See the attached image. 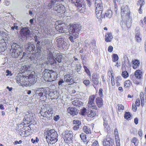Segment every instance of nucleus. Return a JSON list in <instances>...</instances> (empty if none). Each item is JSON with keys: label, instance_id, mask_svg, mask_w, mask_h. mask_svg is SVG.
<instances>
[{"label": "nucleus", "instance_id": "nucleus-1", "mask_svg": "<svg viewBox=\"0 0 146 146\" xmlns=\"http://www.w3.org/2000/svg\"><path fill=\"white\" fill-rule=\"evenodd\" d=\"M17 82L23 86H30L36 82L37 78L33 75H30L29 76L18 75L16 77Z\"/></svg>", "mask_w": 146, "mask_h": 146}, {"label": "nucleus", "instance_id": "nucleus-2", "mask_svg": "<svg viewBox=\"0 0 146 146\" xmlns=\"http://www.w3.org/2000/svg\"><path fill=\"white\" fill-rule=\"evenodd\" d=\"M81 29V26L80 25L76 24L70 25L69 28V35L68 38L71 42H74V40L78 38Z\"/></svg>", "mask_w": 146, "mask_h": 146}, {"label": "nucleus", "instance_id": "nucleus-3", "mask_svg": "<svg viewBox=\"0 0 146 146\" xmlns=\"http://www.w3.org/2000/svg\"><path fill=\"white\" fill-rule=\"evenodd\" d=\"M13 49L11 56L13 58L19 57L20 58H23L26 54L25 52H23L22 48L17 44L14 43L11 46Z\"/></svg>", "mask_w": 146, "mask_h": 146}, {"label": "nucleus", "instance_id": "nucleus-4", "mask_svg": "<svg viewBox=\"0 0 146 146\" xmlns=\"http://www.w3.org/2000/svg\"><path fill=\"white\" fill-rule=\"evenodd\" d=\"M42 77L48 82H52L55 80L57 77L56 72L52 70L45 69L42 73Z\"/></svg>", "mask_w": 146, "mask_h": 146}, {"label": "nucleus", "instance_id": "nucleus-5", "mask_svg": "<svg viewBox=\"0 0 146 146\" xmlns=\"http://www.w3.org/2000/svg\"><path fill=\"white\" fill-rule=\"evenodd\" d=\"M46 133L45 134H46V138L47 141H49L50 144H53L58 141V135L54 129L47 131Z\"/></svg>", "mask_w": 146, "mask_h": 146}, {"label": "nucleus", "instance_id": "nucleus-6", "mask_svg": "<svg viewBox=\"0 0 146 146\" xmlns=\"http://www.w3.org/2000/svg\"><path fill=\"white\" fill-rule=\"evenodd\" d=\"M48 88H38L36 91V95L39 98L46 99L48 97Z\"/></svg>", "mask_w": 146, "mask_h": 146}, {"label": "nucleus", "instance_id": "nucleus-7", "mask_svg": "<svg viewBox=\"0 0 146 146\" xmlns=\"http://www.w3.org/2000/svg\"><path fill=\"white\" fill-rule=\"evenodd\" d=\"M62 135L65 142L66 143H70L73 140V133L70 131H66L62 133Z\"/></svg>", "mask_w": 146, "mask_h": 146}, {"label": "nucleus", "instance_id": "nucleus-8", "mask_svg": "<svg viewBox=\"0 0 146 146\" xmlns=\"http://www.w3.org/2000/svg\"><path fill=\"white\" fill-rule=\"evenodd\" d=\"M69 1L74 3L75 5L77 6L81 12H82L85 11L86 7L83 0H69Z\"/></svg>", "mask_w": 146, "mask_h": 146}, {"label": "nucleus", "instance_id": "nucleus-9", "mask_svg": "<svg viewBox=\"0 0 146 146\" xmlns=\"http://www.w3.org/2000/svg\"><path fill=\"white\" fill-rule=\"evenodd\" d=\"M55 28L59 32L65 33L67 29L65 24L62 21H59L56 23Z\"/></svg>", "mask_w": 146, "mask_h": 146}, {"label": "nucleus", "instance_id": "nucleus-10", "mask_svg": "<svg viewBox=\"0 0 146 146\" xmlns=\"http://www.w3.org/2000/svg\"><path fill=\"white\" fill-rule=\"evenodd\" d=\"M124 16H121L122 19L123 21H126V25L127 27L129 28L131 26V18L129 16V14H124Z\"/></svg>", "mask_w": 146, "mask_h": 146}, {"label": "nucleus", "instance_id": "nucleus-11", "mask_svg": "<svg viewBox=\"0 0 146 146\" xmlns=\"http://www.w3.org/2000/svg\"><path fill=\"white\" fill-rule=\"evenodd\" d=\"M95 98L94 96V95L89 97L88 106L89 108L96 110L97 109V107L96 105H95L94 103Z\"/></svg>", "mask_w": 146, "mask_h": 146}, {"label": "nucleus", "instance_id": "nucleus-12", "mask_svg": "<svg viewBox=\"0 0 146 146\" xmlns=\"http://www.w3.org/2000/svg\"><path fill=\"white\" fill-rule=\"evenodd\" d=\"M53 111L51 109L50 110H46V111L45 112H43V110H41L40 113L42 116L44 117H46L48 119H50L52 118Z\"/></svg>", "mask_w": 146, "mask_h": 146}, {"label": "nucleus", "instance_id": "nucleus-13", "mask_svg": "<svg viewBox=\"0 0 146 146\" xmlns=\"http://www.w3.org/2000/svg\"><path fill=\"white\" fill-rule=\"evenodd\" d=\"M52 44L50 40L46 39L42 40L40 44L41 46H43L44 48L48 50L52 46Z\"/></svg>", "mask_w": 146, "mask_h": 146}, {"label": "nucleus", "instance_id": "nucleus-14", "mask_svg": "<svg viewBox=\"0 0 146 146\" xmlns=\"http://www.w3.org/2000/svg\"><path fill=\"white\" fill-rule=\"evenodd\" d=\"M33 115L31 113H29L28 114H27L23 119L24 123L28 124L31 123L33 121Z\"/></svg>", "mask_w": 146, "mask_h": 146}, {"label": "nucleus", "instance_id": "nucleus-15", "mask_svg": "<svg viewBox=\"0 0 146 146\" xmlns=\"http://www.w3.org/2000/svg\"><path fill=\"white\" fill-rule=\"evenodd\" d=\"M92 81L93 85L95 89L97 88V85L98 84L99 82V76L96 74H93L92 75Z\"/></svg>", "mask_w": 146, "mask_h": 146}, {"label": "nucleus", "instance_id": "nucleus-16", "mask_svg": "<svg viewBox=\"0 0 146 146\" xmlns=\"http://www.w3.org/2000/svg\"><path fill=\"white\" fill-rule=\"evenodd\" d=\"M31 31L28 29L24 27L21 31V34L22 37L27 38L29 37Z\"/></svg>", "mask_w": 146, "mask_h": 146}, {"label": "nucleus", "instance_id": "nucleus-17", "mask_svg": "<svg viewBox=\"0 0 146 146\" xmlns=\"http://www.w3.org/2000/svg\"><path fill=\"white\" fill-rule=\"evenodd\" d=\"M26 47L27 51L30 52H37L36 48L35 47L34 45L31 42H29L26 46Z\"/></svg>", "mask_w": 146, "mask_h": 146}, {"label": "nucleus", "instance_id": "nucleus-18", "mask_svg": "<svg viewBox=\"0 0 146 146\" xmlns=\"http://www.w3.org/2000/svg\"><path fill=\"white\" fill-rule=\"evenodd\" d=\"M67 111L72 116H74L78 114L79 110L75 107H70L68 108Z\"/></svg>", "mask_w": 146, "mask_h": 146}, {"label": "nucleus", "instance_id": "nucleus-19", "mask_svg": "<svg viewBox=\"0 0 146 146\" xmlns=\"http://www.w3.org/2000/svg\"><path fill=\"white\" fill-rule=\"evenodd\" d=\"M103 144L104 146H112L113 142L111 139L106 137V139L103 141Z\"/></svg>", "mask_w": 146, "mask_h": 146}, {"label": "nucleus", "instance_id": "nucleus-20", "mask_svg": "<svg viewBox=\"0 0 146 146\" xmlns=\"http://www.w3.org/2000/svg\"><path fill=\"white\" fill-rule=\"evenodd\" d=\"M47 59L48 61L46 62V64L51 65H55L56 61L53 58L52 54H50V56H48Z\"/></svg>", "mask_w": 146, "mask_h": 146}, {"label": "nucleus", "instance_id": "nucleus-21", "mask_svg": "<svg viewBox=\"0 0 146 146\" xmlns=\"http://www.w3.org/2000/svg\"><path fill=\"white\" fill-rule=\"evenodd\" d=\"M101 0H96L95 2V6L96 11L102 10L103 7Z\"/></svg>", "mask_w": 146, "mask_h": 146}, {"label": "nucleus", "instance_id": "nucleus-22", "mask_svg": "<svg viewBox=\"0 0 146 146\" xmlns=\"http://www.w3.org/2000/svg\"><path fill=\"white\" fill-rule=\"evenodd\" d=\"M64 77V81L67 82L69 85H71L74 83V80L72 79V77L69 74L66 75Z\"/></svg>", "mask_w": 146, "mask_h": 146}, {"label": "nucleus", "instance_id": "nucleus-23", "mask_svg": "<svg viewBox=\"0 0 146 146\" xmlns=\"http://www.w3.org/2000/svg\"><path fill=\"white\" fill-rule=\"evenodd\" d=\"M130 65V63L129 60L127 59L125 60L124 61H123L122 62L121 65V69L122 71L123 70H126V67H128Z\"/></svg>", "mask_w": 146, "mask_h": 146}, {"label": "nucleus", "instance_id": "nucleus-24", "mask_svg": "<svg viewBox=\"0 0 146 146\" xmlns=\"http://www.w3.org/2000/svg\"><path fill=\"white\" fill-rule=\"evenodd\" d=\"M50 96L51 98L52 99H57L58 98V95L57 93L56 92L52 91L50 93L48 94V96Z\"/></svg>", "mask_w": 146, "mask_h": 146}, {"label": "nucleus", "instance_id": "nucleus-25", "mask_svg": "<svg viewBox=\"0 0 146 146\" xmlns=\"http://www.w3.org/2000/svg\"><path fill=\"white\" fill-rule=\"evenodd\" d=\"M135 39L137 42H139L141 40V34L140 33V31L139 29H135Z\"/></svg>", "mask_w": 146, "mask_h": 146}, {"label": "nucleus", "instance_id": "nucleus-26", "mask_svg": "<svg viewBox=\"0 0 146 146\" xmlns=\"http://www.w3.org/2000/svg\"><path fill=\"white\" fill-rule=\"evenodd\" d=\"M35 53V52L32 53L31 55L29 57V58L32 61L34 60H36V59L38 60V56H37V55H38V56H40V53H38L37 51Z\"/></svg>", "mask_w": 146, "mask_h": 146}, {"label": "nucleus", "instance_id": "nucleus-27", "mask_svg": "<svg viewBox=\"0 0 146 146\" xmlns=\"http://www.w3.org/2000/svg\"><path fill=\"white\" fill-rule=\"evenodd\" d=\"M72 104L74 106L80 107L82 105V103L79 101L78 98H76L72 102Z\"/></svg>", "mask_w": 146, "mask_h": 146}, {"label": "nucleus", "instance_id": "nucleus-28", "mask_svg": "<svg viewBox=\"0 0 146 146\" xmlns=\"http://www.w3.org/2000/svg\"><path fill=\"white\" fill-rule=\"evenodd\" d=\"M96 102L99 108L102 107L103 105V100L101 98L98 97L96 99Z\"/></svg>", "mask_w": 146, "mask_h": 146}, {"label": "nucleus", "instance_id": "nucleus-29", "mask_svg": "<svg viewBox=\"0 0 146 146\" xmlns=\"http://www.w3.org/2000/svg\"><path fill=\"white\" fill-rule=\"evenodd\" d=\"M142 72L140 70H137L135 72L134 75L136 78L141 80L142 77Z\"/></svg>", "mask_w": 146, "mask_h": 146}, {"label": "nucleus", "instance_id": "nucleus-30", "mask_svg": "<svg viewBox=\"0 0 146 146\" xmlns=\"http://www.w3.org/2000/svg\"><path fill=\"white\" fill-rule=\"evenodd\" d=\"M132 62L133 64V68L136 69L138 68L140 64L139 61L137 60H133Z\"/></svg>", "mask_w": 146, "mask_h": 146}, {"label": "nucleus", "instance_id": "nucleus-31", "mask_svg": "<svg viewBox=\"0 0 146 146\" xmlns=\"http://www.w3.org/2000/svg\"><path fill=\"white\" fill-rule=\"evenodd\" d=\"M105 37V40L106 42H110L113 38L112 34L111 33L106 34Z\"/></svg>", "mask_w": 146, "mask_h": 146}, {"label": "nucleus", "instance_id": "nucleus-32", "mask_svg": "<svg viewBox=\"0 0 146 146\" xmlns=\"http://www.w3.org/2000/svg\"><path fill=\"white\" fill-rule=\"evenodd\" d=\"M112 11L110 10H109L106 12L104 17V18L106 17L110 18L112 17Z\"/></svg>", "mask_w": 146, "mask_h": 146}, {"label": "nucleus", "instance_id": "nucleus-33", "mask_svg": "<svg viewBox=\"0 0 146 146\" xmlns=\"http://www.w3.org/2000/svg\"><path fill=\"white\" fill-rule=\"evenodd\" d=\"M35 42H37L36 44V50L37 51V52L38 53H40L41 47L40 43V42L39 41H38V40L36 39L35 40Z\"/></svg>", "mask_w": 146, "mask_h": 146}, {"label": "nucleus", "instance_id": "nucleus-34", "mask_svg": "<svg viewBox=\"0 0 146 146\" xmlns=\"http://www.w3.org/2000/svg\"><path fill=\"white\" fill-rule=\"evenodd\" d=\"M96 15L97 17L99 19L102 20V10L99 11H96Z\"/></svg>", "mask_w": 146, "mask_h": 146}, {"label": "nucleus", "instance_id": "nucleus-35", "mask_svg": "<svg viewBox=\"0 0 146 146\" xmlns=\"http://www.w3.org/2000/svg\"><path fill=\"white\" fill-rule=\"evenodd\" d=\"M51 3H50L48 5V7L50 8H51L52 7H54V4L55 3L57 2H58V1H63V0H51Z\"/></svg>", "mask_w": 146, "mask_h": 146}, {"label": "nucleus", "instance_id": "nucleus-36", "mask_svg": "<svg viewBox=\"0 0 146 146\" xmlns=\"http://www.w3.org/2000/svg\"><path fill=\"white\" fill-rule=\"evenodd\" d=\"M84 131L86 134H88L91 133V130L90 128L87 126H84L83 127Z\"/></svg>", "mask_w": 146, "mask_h": 146}, {"label": "nucleus", "instance_id": "nucleus-37", "mask_svg": "<svg viewBox=\"0 0 146 146\" xmlns=\"http://www.w3.org/2000/svg\"><path fill=\"white\" fill-rule=\"evenodd\" d=\"M56 42H57V45L58 46H59V45L60 44V43L64 40V39L63 38L59 37H56Z\"/></svg>", "mask_w": 146, "mask_h": 146}, {"label": "nucleus", "instance_id": "nucleus-38", "mask_svg": "<svg viewBox=\"0 0 146 146\" xmlns=\"http://www.w3.org/2000/svg\"><path fill=\"white\" fill-rule=\"evenodd\" d=\"M89 46L91 48H95L96 46V42L95 40H93L89 44Z\"/></svg>", "mask_w": 146, "mask_h": 146}, {"label": "nucleus", "instance_id": "nucleus-39", "mask_svg": "<svg viewBox=\"0 0 146 146\" xmlns=\"http://www.w3.org/2000/svg\"><path fill=\"white\" fill-rule=\"evenodd\" d=\"M121 75L125 78H127L129 76V74L127 71L125 70L122 71Z\"/></svg>", "mask_w": 146, "mask_h": 146}, {"label": "nucleus", "instance_id": "nucleus-40", "mask_svg": "<svg viewBox=\"0 0 146 146\" xmlns=\"http://www.w3.org/2000/svg\"><path fill=\"white\" fill-rule=\"evenodd\" d=\"M58 8L55 7L54 8V10L58 12H60L62 10H63L64 7L63 5H59Z\"/></svg>", "mask_w": 146, "mask_h": 146}, {"label": "nucleus", "instance_id": "nucleus-41", "mask_svg": "<svg viewBox=\"0 0 146 146\" xmlns=\"http://www.w3.org/2000/svg\"><path fill=\"white\" fill-rule=\"evenodd\" d=\"M96 115V113L95 111H91L90 112H88V117H93Z\"/></svg>", "mask_w": 146, "mask_h": 146}, {"label": "nucleus", "instance_id": "nucleus-42", "mask_svg": "<svg viewBox=\"0 0 146 146\" xmlns=\"http://www.w3.org/2000/svg\"><path fill=\"white\" fill-rule=\"evenodd\" d=\"M113 59L112 60L113 62L117 61L119 59L118 55L115 54H113L112 55Z\"/></svg>", "mask_w": 146, "mask_h": 146}, {"label": "nucleus", "instance_id": "nucleus-43", "mask_svg": "<svg viewBox=\"0 0 146 146\" xmlns=\"http://www.w3.org/2000/svg\"><path fill=\"white\" fill-rule=\"evenodd\" d=\"M131 82L129 80H126L124 83V87L125 88L128 87L130 86Z\"/></svg>", "mask_w": 146, "mask_h": 146}, {"label": "nucleus", "instance_id": "nucleus-44", "mask_svg": "<svg viewBox=\"0 0 146 146\" xmlns=\"http://www.w3.org/2000/svg\"><path fill=\"white\" fill-rule=\"evenodd\" d=\"M121 12H123L125 11H128L129 10L128 6L127 5H124L121 7Z\"/></svg>", "mask_w": 146, "mask_h": 146}, {"label": "nucleus", "instance_id": "nucleus-45", "mask_svg": "<svg viewBox=\"0 0 146 146\" xmlns=\"http://www.w3.org/2000/svg\"><path fill=\"white\" fill-rule=\"evenodd\" d=\"M104 120V126L105 128H107L109 127L108 124V121L106 118H103Z\"/></svg>", "mask_w": 146, "mask_h": 146}, {"label": "nucleus", "instance_id": "nucleus-46", "mask_svg": "<svg viewBox=\"0 0 146 146\" xmlns=\"http://www.w3.org/2000/svg\"><path fill=\"white\" fill-rule=\"evenodd\" d=\"M81 68L82 66H81L80 64H76L75 69L76 70L77 72H80Z\"/></svg>", "mask_w": 146, "mask_h": 146}, {"label": "nucleus", "instance_id": "nucleus-47", "mask_svg": "<svg viewBox=\"0 0 146 146\" xmlns=\"http://www.w3.org/2000/svg\"><path fill=\"white\" fill-rule=\"evenodd\" d=\"M131 116V114L129 112H126L124 115V118L125 119H128Z\"/></svg>", "mask_w": 146, "mask_h": 146}, {"label": "nucleus", "instance_id": "nucleus-48", "mask_svg": "<svg viewBox=\"0 0 146 146\" xmlns=\"http://www.w3.org/2000/svg\"><path fill=\"white\" fill-rule=\"evenodd\" d=\"M20 131L21 132H20V133L21 135H25L27 133V129L26 128H25L21 129Z\"/></svg>", "mask_w": 146, "mask_h": 146}, {"label": "nucleus", "instance_id": "nucleus-49", "mask_svg": "<svg viewBox=\"0 0 146 146\" xmlns=\"http://www.w3.org/2000/svg\"><path fill=\"white\" fill-rule=\"evenodd\" d=\"M21 69L23 71V72L29 71V66L26 65L23 66L21 67Z\"/></svg>", "mask_w": 146, "mask_h": 146}, {"label": "nucleus", "instance_id": "nucleus-50", "mask_svg": "<svg viewBox=\"0 0 146 146\" xmlns=\"http://www.w3.org/2000/svg\"><path fill=\"white\" fill-rule=\"evenodd\" d=\"M62 58V55H58L57 56L55 59L59 63H60L61 62Z\"/></svg>", "mask_w": 146, "mask_h": 146}, {"label": "nucleus", "instance_id": "nucleus-51", "mask_svg": "<svg viewBox=\"0 0 146 146\" xmlns=\"http://www.w3.org/2000/svg\"><path fill=\"white\" fill-rule=\"evenodd\" d=\"M73 123L74 124H75L76 125H80L81 122L79 120H75L73 121Z\"/></svg>", "mask_w": 146, "mask_h": 146}, {"label": "nucleus", "instance_id": "nucleus-52", "mask_svg": "<svg viewBox=\"0 0 146 146\" xmlns=\"http://www.w3.org/2000/svg\"><path fill=\"white\" fill-rule=\"evenodd\" d=\"M117 106L118 108V110L119 111H121V110H122L124 109V106L122 104H118Z\"/></svg>", "mask_w": 146, "mask_h": 146}, {"label": "nucleus", "instance_id": "nucleus-53", "mask_svg": "<svg viewBox=\"0 0 146 146\" xmlns=\"http://www.w3.org/2000/svg\"><path fill=\"white\" fill-rule=\"evenodd\" d=\"M81 138L84 142H85L86 140V136L83 133H82L80 135Z\"/></svg>", "mask_w": 146, "mask_h": 146}, {"label": "nucleus", "instance_id": "nucleus-54", "mask_svg": "<svg viewBox=\"0 0 146 146\" xmlns=\"http://www.w3.org/2000/svg\"><path fill=\"white\" fill-rule=\"evenodd\" d=\"M66 44V42L64 41V40L62 41V42L60 43V45L58 46L59 47H62L63 48H64V46H65V44Z\"/></svg>", "mask_w": 146, "mask_h": 146}, {"label": "nucleus", "instance_id": "nucleus-55", "mask_svg": "<svg viewBox=\"0 0 146 146\" xmlns=\"http://www.w3.org/2000/svg\"><path fill=\"white\" fill-rule=\"evenodd\" d=\"M86 109L85 108H84V109H82L80 112V114L82 115H85V113L86 112Z\"/></svg>", "mask_w": 146, "mask_h": 146}, {"label": "nucleus", "instance_id": "nucleus-56", "mask_svg": "<svg viewBox=\"0 0 146 146\" xmlns=\"http://www.w3.org/2000/svg\"><path fill=\"white\" fill-rule=\"evenodd\" d=\"M103 90L102 89L100 88L99 90V95L101 97H103Z\"/></svg>", "mask_w": 146, "mask_h": 146}, {"label": "nucleus", "instance_id": "nucleus-57", "mask_svg": "<svg viewBox=\"0 0 146 146\" xmlns=\"http://www.w3.org/2000/svg\"><path fill=\"white\" fill-rule=\"evenodd\" d=\"M83 83L86 86H88L90 84V81L88 80H85L83 81Z\"/></svg>", "mask_w": 146, "mask_h": 146}, {"label": "nucleus", "instance_id": "nucleus-58", "mask_svg": "<svg viewBox=\"0 0 146 146\" xmlns=\"http://www.w3.org/2000/svg\"><path fill=\"white\" fill-rule=\"evenodd\" d=\"M121 76H117L115 80H116V82H117L118 83H119V82H120V81H121Z\"/></svg>", "mask_w": 146, "mask_h": 146}, {"label": "nucleus", "instance_id": "nucleus-59", "mask_svg": "<svg viewBox=\"0 0 146 146\" xmlns=\"http://www.w3.org/2000/svg\"><path fill=\"white\" fill-rule=\"evenodd\" d=\"M10 4V2L8 0H5L4 2V4L7 6H9Z\"/></svg>", "mask_w": 146, "mask_h": 146}, {"label": "nucleus", "instance_id": "nucleus-60", "mask_svg": "<svg viewBox=\"0 0 146 146\" xmlns=\"http://www.w3.org/2000/svg\"><path fill=\"white\" fill-rule=\"evenodd\" d=\"M113 73V71L112 70V69L111 68L109 69V71L108 72V74L109 75L110 74L111 77H112V76H113V75L112 74Z\"/></svg>", "mask_w": 146, "mask_h": 146}, {"label": "nucleus", "instance_id": "nucleus-61", "mask_svg": "<svg viewBox=\"0 0 146 146\" xmlns=\"http://www.w3.org/2000/svg\"><path fill=\"white\" fill-rule=\"evenodd\" d=\"M60 119L59 115H56L54 117V119L55 121H57Z\"/></svg>", "mask_w": 146, "mask_h": 146}, {"label": "nucleus", "instance_id": "nucleus-62", "mask_svg": "<svg viewBox=\"0 0 146 146\" xmlns=\"http://www.w3.org/2000/svg\"><path fill=\"white\" fill-rule=\"evenodd\" d=\"M6 72L7 73L6 74V76H8L9 75L11 76L12 75V74L11 73V71H9L8 70H6Z\"/></svg>", "mask_w": 146, "mask_h": 146}, {"label": "nucleus", "instance_id": "nucleus-63", "mask_svg": "<svg viewBox=\"0 0 146 146\" xmlns=\"http://www.w3.org/2000/svg\"><path fill=\"white\" fill-rule=\"evenodd\" d=\"M80 125H75L73 127L74 129V130H77L79 128V126Z\"/></svg>", "mask_w": 146, "mask_h": 146}, {"label": "nucleus", "instance_id": "nucleus-64", "mask_svg": "<svg viewBox=\"0 0 146 146\" xmlns=\"http://www.w3.org/2000/svg\"><path fill=\"white\" fill-rule=\"evenodd\" d=\"M113 47L111 46H109L108 48V51L110 52L113 51Z\"/></svg>", "mask_w": 146, "mask_h": 146}]
</instances>
